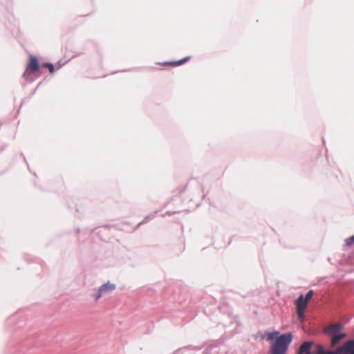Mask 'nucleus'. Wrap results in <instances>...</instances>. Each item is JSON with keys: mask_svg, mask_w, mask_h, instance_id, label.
<instances>
[{"mask_svg": "<svg viewBox=\"0 0 354 354\" xmlns=\"http://www.w3.org/2000/svg\"><path fill=\"white\" fill-rule=\"evenodd\" d=\"M290 333L283 334L278 337L271 348L272 354H284L291 342Z\"/></svg>", "mask_w": 354, "mask_h": 354, "instance_id": "obj_1", "label": "nucleus"}, {"mask_svg": "<svg viewBox=\"0 0 354 354\" xmlns=\"http://www.w3.org/2000/svg\"><path fill=\"white\" fill-rule=\"evenodd\" d=\"M316 354H354V340L345 343L342 346L337 348L336 353L328 351H326L322 345H317Z\"/></svg>", "mask_w": 354, "mask_h": 354, "instance_id": "obj_2", "label": "nucleus"}, {"mask_svg": "<svg viewBox=\"0 0 354 354\" xmlns=\"http://www.w3.org/2000/svg\"><path fill=\"white\" fill-rule=\"evenodd\" d=\"M39 68V63L36 57L32 56L24 73V77L27 80L33 81L30 77L31 73H35L38 71Z\"/></svg>", "mask_w": 354, "mask_h": 354, "instance_id": "obj_3", "label": "nucleus"}, {"mask_svg": "<svg viewBox=\"0 0 354 354\" xmlns=\"http://www.w3.org/2000/svg\"><path fill=\"white\" fill-rule=\"evenodd\" d=\"M116 288L115 284L111 283L110 282H106L102 284L99 287L96 293H95L93 297L95 301L100 299L102 297L107 295L110 294L112 291H113Z\"/></svg>", "mask_w": 354, "mask_h": 354, "instance_id": "obj_4", "label": "nucleus"}, {"mask_svg": "<svg viewBox=\"0 0 354 354\" xmlns=\"http://www.w3.org/2000/svg\"><path fill=\"white\" fill-rule=\"evenodd\" d=\"M344 325L342 323H336L331 324L328 327L325 328L323 332H340L343 328Z\"/></svg>", "mask_w": 354, "mask_h": 354, "instance_id": "obj_5", "label": "nucleus"}, {"mask_svg": "<svg viewBox=\"0 0 354 354\" xmlns=\"http://www.w3.org/2000/svg\"><path fill=\"white\" fill-rule=\"evenodd\" d=\"M312 343L310 342H306L300 346L298 354H310V349L311 348Z\"/></svg>", "mask_w": 354, "mask_h": 354, "instance_id": "obj_6", "label": "nucleus"}, {"mask_svg": "<svg viewBox=\"0 0 354 354\" xmlns=\"http://www.w3.org/2000/svg\"><path fill=\"white\" fill-rule=\"evenodd\" d=\"M297 308L306 309L308 305L307 301L304 299L303 295H301L296 300Z\"/></svg>", "mask_w": 354, "mask_h": 354, "instance_id": "obj_7", "label": "nucleus"}, {"mask_svg": "<svg viewBox=\"0 0 354 354\" xmlns=\"http://www.w3.org/2000/svg\"><path fill=\"white\" fill-rule=\"evenodd\" d=\"M189 59H190V57L188 56V57H185V58H183L182 59H180L178 61H176V62H171V63L166 62L165 64H174L176 66H179V65L183 64L187 61H188Z\"/></svg>", "mask_w": 354, "mask_h": 354, "instance_id": "obj_8", "label": "nucleus"}, {"mask_svg": "<svg viewBox=\"0 0 354 354\" xmlns=\"http://www.w3.org/2000/svg\"><path fill=\"white\" fill-rule=\"evenodd\" d=\"M345 337V333H339L338 335L334 336L331 340L333 345L336 344L341 339Z\"/></svg>", "mask_w": 354, "mask_h": 354, "instance_id": "obj_9", "label": "nucleus"}, {"mask_svg": "<svg viewBox=\"0 0 354 354\" xmlns=\"http://www.w3.org/2000/svg\"><path fill=\"white\" fill-rule=\"evenodd\" d=\"M157 212H153V214H151L148 216H147L145 219L140 222L138 225V227H139L140 225H141L143 223H147L149 220L152 219L153 218H154L155 215L156 214Z\"/></svg>", "mask_w": 354, "mask_h": 354, "instance_id": "obj_10", "label": "nucleus"}, {"mask_svg": "<svg viewBox=\"0 0 354 354\" xmlns=\"http://www.w3.org/2000/svg\"><path fill=\"white\" fill-rule=\"evenodd\" d=\"M313 294H314V291L313 290H310L306 295L304 299L306 301H307V302L308 303V301L312 299Z\"/></svg>", "mask_w": 354, "mask_h": 354, "instance_id": "obj_11", "label": "nucleus"}, {"mask_svg": "<svg viewBox=\"0 0 354 354\" xmlns=\"http://www.w3.org/2000/svg\"><path fill=\"white\" fill-rule=\"evenodd\" d=\"M297 315H298V317L299 319H304V317H305V315H304V311H305V309L304 308H297Z\"/></svg>", "mask_w": 354, "mask_h": 354, "instance_id": "obj_12", "label": "nucleus"}, {"mask_svg": "<svg viewBox=\"0 0 354 354\" xmlns=\"http://www.w3.org/2000/svg\"><path fill=\"white\" fill-rule=\"evenodd\" d=\"M354 243V235L346 239V244L347 246H351Z\"/></svg>", "mask_w": 354, "mask_h": 354, "instance_id": "obj_13", "label": "nucleus"}, {"mask_svg": "<svg viewBox=\"0 0 354 354\" xmlns=\"http://www.w3.org/2000/svg\"><path fill=\"white\" fill-rule=\"evenodd\" d=\"M45 66L47 67L49 69V71L50 73H53L55 71L54 65L52 63H46L45 64Z\"/></svg>", "mask_w": 354, "mask_h": 354, "instance_id": "obj_14", "label": "nucleus"}, {"mask_svg": "<svg viewBox=\"0 0 354 354\" xmlns=\"http://www.w3.org/2000/svg\"><path fill=\"white\" fill-rule=\"evenodd\" d=\"M276 333H269V335L268 336V341H272L274 338V335Z\"/></svg>", "mask_w": 354, "mask_h": 354, "instance_id": "obj_15", "label": "nucleus"}]
</instances>
